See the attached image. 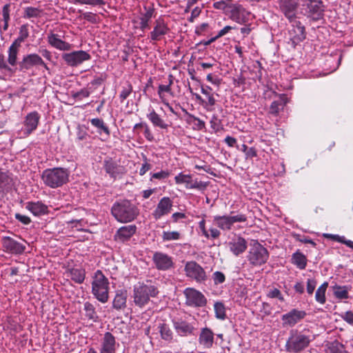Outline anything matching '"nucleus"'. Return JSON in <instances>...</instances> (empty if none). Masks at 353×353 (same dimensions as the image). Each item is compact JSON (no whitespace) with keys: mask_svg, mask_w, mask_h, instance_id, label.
I'll return each instance as SVG.
<instances>
[{"mask_svg":"<svg viewBox=\"0 0 353 353\" xmlns=\"http://www.w3.org/2000/svg\"><path fill=\"white\" fill-rule=\"evenodd\" d=\"M3 250L9 253L19 254L24 252L26 246L10 236H4L1 239Z\"/></svg>","mask_w":353,"mask_h":353,"instance_id":"nucleus-18","label":"nucleus"},{"mask_svg":"<svg viewBox=\"0 0 353 353\" xmlns=\"http://www.w3.org/2000/svg\"><path fill=\"white\" fill-rule=\"evenodd\" d=\"M116 345L115 337L107 332L101 339L99 353H116Z\"/></svg>","mask_w":353,"mask_h":353,"instance_id":"nucleus-21","label":"nucleus"},{"mask_svg":"<svg viewBox=\"0 0 353 353\" xmlns=\"http://www.w3.org/2000/svg\"><path fill=\"white\" fill-rule=\"evenodd\" d=\"M215 316L220 320L226 319L225 307L222 302H216L214 305Z\"/></svg>","mask_w":353,"mask_h":353,"instance_id":"nucleus-43","label":"nucleus"},{"mask_svg":"<svg viewBox=\"0 0 353 353\" xmlns=\"http://www.w3.org/2000/svg\"><path fill=\"white\" fill-rule=\"evenodd\" d=\"M132 91V87L130 84H128L126 87H123L120 93L119 97L121 101L127 99Z\"/></svg>","mask_w":353,"mask_h":353,"instance_id":"nucleus-56","label":"nucleus"},{"mask_svg":"<svg viewBox=\"0 0 353 353\" xmlns=\"http://www.w3.org/2000/svg\"><path fill=\"white\" fill-rule=\"evenodd\" d=\"M83 310L85 311V316L92 320L94 322H97L99 320V316L95 310V307L90 302H85L83 304Z\"/></svg>","mask_w":353,"mask_h":353,"instance_id":"nucleus-39","label":"nucleus"},{"mask_svg":"<svg viewBox=\"0 0 353 353\" xmlns=\"http://www.w3.org/2000/svg\"><path fill=\"white\" fill-rule=\"evenodd\" d=\"M229 6H230V3H228L227 1L223 0L215 1L213 3V7L215 9L221 10H224L226 8H229Z\"/></svg>","mask_w":353,"mask_h":353,"instance_id":"nucleus-57","label":"nucleus"},{"mask_svg":"<svg viewBox=\"0 0 353 353\" xmlns=\"http://www.w3.org/2000/svg\"><path fill=\"white\" fill-rule=\"evenodd\" d=\"M292 28L290 30V39L295 46L303 41L306 37L305 27L299 21H292Z\"/></svg>","mask_w":353,"mask_h":353,"instance_id":"nucleus-19","label":"nucleus"},{"mask_svg":"<svg viewBox=\"0 0 353 353\" xmlns=\"http://www.w3.org/2000/svg\"><path fill=\"white\" fill-rule=\"evenodd\" d=\"M334 296L339 299H346L349 297L348 291L350 288L346 285L341 286L334 285L332 286Z\"/></svg>","mask_w":353,"mask_h":353,"instance_id":"nucleus-37","label":"nucleus"},{"mask_svg":"<svg viewBox=\"0 0 353 353\" xmlns=\"http://www.w3.org/2000/svg\"><path fill=\"white\" fill-rule=\"evenodd\" d=\"M158 329L163 340L171 341L173 338V332L170 327L169 325L166 323H160L158 326Z\"/></svg>","mask_w":353,"mask_h":353,"instance_id":"nucleus-38","label":"nucleus"},{"mask_svg":"<svg viewBox=\"0 0 353 353\" xmlns=\"http://www.w3.org/2000/svg\"><path fill=\"white\" fill-rule=\"evenodd\" d=\"M90 94V92L87 89H81L80 91L77 92L72 94L74 98H83V97H88Z\"/></svg>","mask_w":353,"mask_h":353,"instance_id":"nucleus-62","label":"nucleus"},{"mask_svg":"<svg viewBox=\"0 0 353 353\" xmlns=\"http://www.w3.org/2000/svg\"><path fill=\"white\" fill-rule=\"evenodd\" d=\"M103 167L106 173L112 178H116L117 174L121 172V166L117 165L112 159H105Z\"/></svg>","mask_w":353,"mask_h":353,"instance_id":"nucleus-31","label":"nucleus"},{"mask_svg":"<svg viewBox=\"0 0 353 353\" xmlns=\"http://www.w3.org/2000/svg\"><path fill=\"white\" fill-rule=\"evenodd\" d=\"M42 63V58L37 54L32 53L24 55L21 61H19L18 67L16 68L21 72H26L33 67L39 66Z\"/></svg>","mask_w":353,"mask_h":353,"instance_id":"nucleus-14","label":"nucleus"},{"mask_svg":"<svg viewBox=\"0 0 353 353\" xmlns=\"http://www.w3.org/2000/svg\"><path fill=\"white\" fill-rule=\"evenodd\" d=\"M20 47L21 46L17 45V43L12 42V43L8 48V59L6 61L8 65L12 68H17V65H18L19 62L17 61V56Z\"/></svg>","mask_w":353,"mask_h":353,"instance_id":"nucleus-30","label":"nucleus"},{"mask_svg":"<svg viewBox=\"0 0 353 353\" xmlns=\"http://www.w3.org/2000/svg\"><path fill=\"white\" fill-rule=\"evenodd\" d=\"M12 183V174L0 170V190L10 188Z\"/></svg>","mask_w":353,"mask_h":353,"instance_id":"nucleus-36","label":"nucleus"},{"mask_svg":"<svg viewBox=\"0 0 353 353\" xmlns=\"http://www.w3.org/2000/svg\"><path fill=\"white\" fill-rule=\"evenodd\" d=\"M310 336L296 330H292L286 341L285 350L290 353H299L306 349L310 342Z\"/></svg>","mask_w":353,"mask_h":353,"instance_id":"nucleus-4","label":"nucleus"},{"mask_svg":"<svg viewBox=\"0 0 353 353\" xmlns=\"http://www.w3.org/2000/svg\"><path fill=\"white\" fill-rule=\"evenodd\" d=\"M230 251L236 256L243 253L247 249V241L241 237L237 236L229 243Z\"/></svg>","mask_w":353,"mask_h":353,"instance_id":"nucleus-26","label":"nucleus"},{"mask_svg":"<svg viewBox=\"0 0 353 353\" xmlns=\"http://www.w3.org/2000/svg\"><path fill=\"white\" fill-rule=\"evenodd\" d=\"M343 319L350 325H353V312L347 311L342 316Z\"/></svg>","mask_w":353,"mask_h":353,"instance_id":"nucleus-64","label":"nucleus"},{"mask_svg":"<svg viewBox=\"0 0 353 353\" xmlns=\"http://www.w3.org/2000/svg\"><path fill=\"white\" fill-rule=\"evenodd\" d=\"M28 26L27 24L22 25L19 28V37L13 41V43H17V45L21 46V43L26 39L29 36L28 32Z\"/></svg>","mask_w":353,"mask_h":353,"instance_id":"nucleus-45","label":"nucleus"},{"mask_svg":"<svg viewBox=\"0 0 353 353\" xmlns=\"http://www.w3.org/2000/svg\"><path fill=\"white\" fill-rule=\"evenodd\" d=\"M180 237L181 234L177 231H163L162 233V239L163 241L178 240Z\"/></svg>","mask_w":353,"mask_h":353,"instance_id":"nucleus-48","label":"nucleus"},{"mask_svg":"<svg viewBox=\"0 0 353 353\" xmlns=\"http://www.w3.org/2000/svg\"><path fill=\"white\" fill-rule=\"evenodd\" d=\"M0 70L13 73L16 71L17 68H12L9 66L7 61L5 59L4 55L0 53Z\"/></svg>","mask_w":353,"mask_h":353,"instance_id":"nucleus-51","label":"nucleus"},{"mask_svg":"<svg viewBox=\"0 0 353 353\" xmlns=\"http://www.w3.org/2000/svg\"><path fill=\"white\" fill-rule=\"evenodd\" d=\"M210 123V125H211V128L212 129H214L215 131H218V130H219L221 128V121L218 118V117L216 115L214 114L212 117V119H211Z\"/></svg>","mask_w":353,"mask_h":353,"instance_id":"nucleus-55","label":"nucleus"},{"mask_svg":"<svg viewBox=\"0 0 353 353\" xmlns=\"http://www.w3.org/2000/svg\"><path fill=\"white\" fill-rule=\"evenodd\" d=\"M183 293L186 299L185 303L189 306L201 307L207 303L205 296L194 288H186Z\"/></svg>","mask_w":353,"mask_h":353,"instance_id":"nucleus-9","label":"nucleus"},{"mask_svg":"<svg viewBox=\"0 0 353 353\" xmlns=\"http://www.w3.org/2000/svg\"><path fill=\"white\" fill-rule=\"evenodd\" d=\"M330 349L333 353H343L345 352L343 345L337 341L330 344Z\"/></svg>","mask_w":353,"mask_h":353,"instance_id":"nucleus-53","label":"nucleus"},{"mask_svg":"<svg viewBox=\"0 0 353 353\" xmlns=\"http://www.w3.org/2000/svg\"><path fill=\"white\" fill-rule=\"evenodd\" d=\"M163 92H166L172 94L170 85H159V86L158 88V94L162 100L164 99L163 97Z\"/></svg>","mask_w":353,"mask_h":353,"instance_id":"nucleus-61","label":"nucleus"},{"mask_svg":"<svg viewBox=\"0 0 353 353\" xmlns=\"http://www.w3.org/2000/svg\"><path fill=\"white\" fill-rule=\"evenodd\" d=\"M302 10L304 15L316 21L323 18L324 5L321 0H303Z\"/></svg>","mask_w":353,"mask_h":353,"instance_id":"nucleus-7","label":"nucleus"},{"mask_svg":"<svg viewBox=\"0 0 353 353\" xmlns=\"http://www.w3.org/2000/svg\"><path fill=\"white\" fill-rule=\"evenodd\" d=\"M285 102H283L282 99L279 101H274L270 108V113L274 115H277L280 111V107H283Z\"/></svg>","mask_w":353,"mask_h":353,"instance_id":"nucleus-49","label":"nucleus"},{"mask_svg":"<svg viewBox=\"0 0 353 353\" xmlns=\"http://www.w3.org/2000/svg\"><path fill=\"white\" fill-rule=\"evenodd\" d=\"M268 296L270 298H276L281 301H284L283 296H282L280 290L276 288H274V289L271 290L269 292Z\"/></svg>","mask_w":353,"mask_h":353,"instance_id":"nucleus-58","label":"nucleus"},{"mask_svg":"<svg viewBox=\"0 0 353 353\" xmlns=\"http://www.w3.org/2000/svg\"><path fill=\"white\" fill-rule=\"evenodd\" d=\"M158 294L157 287L152 285L150 281L139 283L133 289L134 303L139 307H143L149 303L151 297H155Z\"/></svg>","mask_w":353,"mask_h":353,"instance_id":"nucleus-2","label":"nucleus"},{"mask_svg":"<svg viewBox=\"0 0 353 353\" xmlns=\"http://www.w3.org/2000/svg\"><path fill=\"white\" fill-rule=\"evenodd\" d=\"M176 183H185V188L188 189H197L199 190H203L206 188L208 183L206 182L193 181L192 177L188 174L182 173L179 174L174 178Z\"/></svg>","mask_w":353,"mask_h":353,"instance_id":"nucleus-17","label":"nucleus"},{"mask_svg":"<svg viewBox=\"0 0 353 353\" xmlns=\"http://www.w3.org/2000/svg\"><path fill=\"white\" fill-rule=\"evenodd\" d=\"M70 172L63 168H54L45 170L41 175V179L45 185L57 188L61 187L69 181Z\"/></svg>","mask_w":353,"mask_h":353,"instance_id":"nucleus-3","label":"nucleus"},{"mask_svg":"<svg viewBox=\"0 0 353 353\" xmlns=\"http://www.w3.org/2000/svg\"><path fill=\"white\" fill-rule=\"evenodd\" d=\"M170 29L164 20L159 18L156 20L154 30L150 32V38L152 41H159L161 38L165 35Z\"/></svg>","mask_w":353,"mask_h":353,"instance_id":"nucleus-22","label":"nucleus"},{"mask_svg":"<svg viewBox=\"0 0 353 353\" xmlns=\"http://www.w3.org/2000/svg\"><path fill=\"white\" fill-rule=\"evenodd\" d=\"M247 259L252 265L261 266L268 261L269 252L258 241L253 240L250 243Z\"/></svg>","mask_w":353,"mask_h":353,"instance_id":"nucleus-6","label":"nucleus"},{"mask_svg":"<svg viewBox=\"0 0 353 353\" xmlns=\"http://www.w3.org/2000/svg\"><path fill=\"white\" fill-rule=\"evenodd\" d=\"M199 343L205 348H211L214 343L213 332L208 327L202 328L199 336Z\"/></svg>","mask_w":353,"mask_h":353,"instance_id":"nucleus-25","label":"nucleus"},{"mask_svg":"<svg viewBox=\"0 0 353 353\" xmlns=\"http://www.w3.org/2000/svg\"><path fill=\"white\" fill-rule=\"evenodd\" d=\"M327 238L331 239L335 241L340 242L345 244L347 247L353 249V241L350 240H346L344 236H341L337 234H325Z\"/></svg>","mask_w":353,"mask_h":353,"instance_id":"nucleus-47","label":"nucleus"},{"mask_svg":"<svg viewBox=\"0 0 353 353\" xmlns=\"http://www.w3.org/2000/svg\"><path fill=\"white\" fill-rule=\"evenodd\" d=\"M328 286L327 282H324L319 288L315 293V299L317 302L321 304L325 303V292Z\"/></svg>","mask_w":353,"mask_h":353,"instance_id":"nucleus-41","label":"nucleus"},{"mask_svg":"<svg viewBox=\"0 0 353 353\" xmlns=\"http://www.w3.org/2000/svg\"><path fill=\"white\" fill-rule=\"evenodd\" d=\"M127 292L119 290L116 292L113 300L112 306L114 309L119 310L126 307Z\"/></svg>","mask_w":353,"mask_h":353,"instance_id":"nucleus-32","label":"nucleus"},{"mask_svg":"<svg viewBox=\"0 0 353 353\" xmlns=\"http://www.w3.org/2000/svg\"><path fill=\"white\" fill-rule=\"evenodd\" d=\"M155 267L159 270L166 271L174 266L172 258L167 254L156 252L152 256Z\"/></svg>","mask_w":353,"mask_h":353,"instance_id":"nucleus-16","label":"nucleus"},{"mask_svg":"<svg viewBox=\"0 0 353 353\" xmlns=\"http://www.w3.org/2000/svg\"><path fill=\"white\" fill-rule=\"evenodd\" d=\"M247 221V217L245 214H239L235 216H214L213 222L218 228L222 230L229 231L234 223L245 222Z\"/></svg>","mask_w":353,"mask_h":353,"instance_id":"nucleus-8","label":"nucleus"},{"mask_svg":"<svg viewBox=\"0 0 353 353\" xmlns=\"http://www.w3.org/2000/svg\"><path fill=\"white\" fill-rule=\"evenodd\" d=\"M154 10L153 9H148L145 14L140 18V28L144 30L149 28V21H150Z\"/></svg>","mask_w":353,"mask_h":353,"instance_id":"nucleus-42","label":"nucleus"},{"mask_svg":"<svg viewBox=\"0 0 353 353\" xmlns=\"http://www.w3.org/2000/svg\"><path fill=\"white\" fill-rule=\"evenodd\" d=\"M316 285V281L314 279H309L307 281V292L312 294Z\"/></svg>","mask_w":353,"mask_h":353,"instance_id":"nucleus-60","label":"nucleus"},{"mask_svg":"<svg viewBox=\"0 0 353 353\" xmlns=\"http://www.w3.org/2000/svg\"><path fill=\"white\" fill-rule=\"evenodd\" d=\"M40 116L36 111L27 114L24 121L25 132L26 135L30 134L38 126Z\"/></svg>","mask_w":353,"mask_h":353,"instance_id":"nucleus-23","label":"nucleus"},{"mask_svg":"<svg viewBox=\"0 0 353 353\" xmlns=\"http://www.w3.org/2000/svg\"><path fill=\"white\" fill-rule=\"evenodd\" d=\"M144 163L139 170L140 175H143L145 172L152 168V165L148 162V159L145 156L143 157Z\"/></svg>","mask_w":353,"mask_h":353,"instance_id":"nucleus-59","label":"nucleus"},{"mask_svg":"<svg viewBox=\"0 0 353 353\" xmlns=\"http://www.w3.org/2000/svg\"><path fill=\"white\" fill-rule=\"evenodd\" d=\"M111 213L121 223L131 222L139 214L137 208L128 200H121L113 204Z\"/></svg>","mask_w":353,"mask_h":353,"instance_id":"nucleus-1","label":"nucleus"},{"mask_svg":"<svg viewBox=\"0 0 353 353\" xmlns=\"http://www.w3.org/2000/svg\"><path fill=\"white\" fill-rule=\"evenodd\" d=\"M15 218L21 223L28 225L31 222V219L30 217L26 215H22L21 214L17 213L15 214Z\"/></svg>","mask_w":353,"mask_h":353,"instance_id":"nucleus-63","label":"nucleus"},{"mask_svg":"<svg viewBox=\"0 0 353 353\" xmlns=\"http://www.w3.org/2000/svg\"><path fill=\"white\" fill-rule=\"evenodd\" d=\"M184 270L188 277L194 279L198 283L206 280L207 276L205 270L194 261L187 262Z\"/></svg>","mask_w":353,"mask_h":353,"instance_id":"nucleus-11","label":"nucleus"},{"mask_svg":"<svg viewBox=\"0 0 353 353\" xmlns=\"http://www.w3.org/2000/svg\"><path fill=\"white\" fill-rule=\"evenodd\" d=\"M182 110L185 112V114L188 116L187 122L190 123L193 121H196L197 123L195 124L196 129L199 130H203L205 127V122L201 120L199 118L194 116L193 114H190L185 109L181 108Z\"/></svg>","mask_w":353,"mask_h":353,"instance_id":"nucleus-46","label":"nucleus"},{"mask_svg":"<svg viewBox=\"0 0 353 353\" xmlns=\"http://www.w3.org/2000/svg\"><path fill=\"white\" fill-rule=\"evenodd\" d=\"M148 119L152 122V123L161 129H167L168 125L161 118V117L153 110L148 115Z\"/></svg>","mask_w":353,"mask_h":353,"instance_id":"nucleus-35","label":"nucleus"},{"mask_svg":"<svg viewBox=\"0 0 353 353\" xmlns=\"http://www.w3.org/2000/svg\"><path fill=\"white\" fill-rule=\"evenodd\" d=\"M63 59L67 65L71 67H76L83 61L90 60L91 56L85 51L78 50L70 53H65L62 56Z\"/></svg>","mask_w":353,"mask_h":353,"instance_id":"nucleus-13","label":"nucleus"},{"mask_svg":"<svg viewBox=\"0 0 353 353\" xmlns=\"http://www.w3.org/2000/svg\"><path fill=\"white\" fill-rule=\"evenodd\" d=\"M212 279L214 284L219 285L225 282V276L223 272L220 271H216L213 273Z\"/></svg>","mask_w":353,"mask_h":353,"instance_id":"nucleus-54","label":"nucleus"},{"mask_svg":"<svg viewBox=\"0 0 353 353\" xmlns=\"http://www.w3.org/2000/svg\"><path fill=\"white\" fill-rule=\"evenodd\" d=\"M229 8L230 9V18L238 23H243L244 22L247 13V11L243 7V6L237 3H230V6H229Z\"/></svg>","mask_w":353,"mask_h":353,"instance_id":"nucleus-24","label":"nucleus"},{"mask_svg":"<svg viewBox=\"0 0 353 353\" xmlns=\"http://www.w3.org/2000/svg\"><path fill=\"white\" fill-rule=\"evenodd\" d=\"M70 279L77 283H82L85 279V271L73 268L70 270Z\"/></svg>","mask_w":353,"mask_h":353,"instance_id":"nucleus-40","label":"nucleus"},{"mask_svg":"<svg viewBox=\"0 0 353 353\" xmlns=\"http://www.w3.org/2000/svg\"><path fill=\"white\" fill-rule=\"evenodd\" d=\"M108 279L101 270H97L92 282V294L99 301L105 303L108 301Z\"/></svg>","mask_w":353,"mask_h":353,"instance_id":"nucleus-5","label":"nucleus"},{"mask_svg":"<svg viewBox=\"0 0 353 353\" xmlns=\"http://www.w3.org/2000/svg\"><path fill=\"white\" fill-rule=\"evenodd\" d=\"M11 4L7 3L5 4L1 10V14H2V21H10V12H11Z\"/></svg>","mask_w":353,"mask_h":353,"instance_id":"nucleus-52","label":"nucleus"},{"mask_svg":"<svg viewBox=\"0 0 353 353\" xmlns=\"http://www.w3.org/2000/svg\"><path fill=\"white\" fill-rule=\"evenodd\" d=\"M292 263L300 270H304L307 265V258L299 250H297L292 256Z\"/></svg>","mask_w":353,"mask_h":353,"instance_id":"nucleus-34","label":"nucleus"},{"mask_svg":"<svg viewBox=\"0 0 353 353\" xmlns=\"http://www.w3.org/2000/svg\"><path fill=\"white\" fill-rule=\"evenodd\" d=\"M172 323L176 332L181 336L193 335L196 330L195 321L193 319H173Z\"/></svg>","mask_w":353,"mask_h":353,"instance_id":"nucleus-10","label":"nucleus"},{"mask_svg":"<svg viewBox=\"0 0 353 353\" xmlns=\"http://www.w3.org/2000/svg\"><path fill=\"white\" fill-rule=\"evenodd\" d=\"M92 125L97 129V132L102 135L103 134L108 137L110 134V131L108 125L104 123L103 120L99 118H94L90 120Z\"/></svg>","mask_w":353,"mask_h":353,"instance_id":"nucleus-33","label":"nucleus"},{"mask_svg":"<svg viewBox=\"0 0 353 353\" xmlns=\"http://www.w3.org/2000/svg\"><path fill=\"white\" fill-rule=\"evenodd\" d=\"M26 209L37 216H41L48 213V206L41 201L27 202Z\"/></svg>","mask_w":353,"mask_h":353,"instance_id":"nucleus-28","label":"nucleus"},{"mask_svg":"<svg viewBox=\"0 0 353 353\" xmlns=\"http://www.w3.org/2000/svg\"><path fill=\"white\" fill-rule=\"evenodd\" d=\"M172 201L167 196L163 197L157 204V208L152 212L154 219L158 220L163 216L169 214L172 210Z\"/></svg>","mask_w":353,"mask_h":353,"instance_id":"nucleus-20","label":"nucleus"},{"mask_svg":"<svg viewBox=\"0 0 353 353\" xmlns=\"http://www.w3.org/2000/svg\"><path fill=\"white\" fill-rule=\"evenodd\" d=\"M306 312L303 310L293 309L289 312L282 315V325L285 327H293L306 316Z\"/></svg>","mask_w":353,"mask_h":353,"instance_id":"nucleus-15","label":"nucleus"},{"mask_svg":"<svg viewBox=\"0 0 353 353\" xmlns=\"http://www.w3.org/2000/svg\"><path fill=\"white\" fill-rule=\"evenodd\" d=\"M280 11L290 21L296 18V10L299 0H278Z\"/></svg>","mask_w":353,"mask_h":353,"instance_id":"nucleus-12","label":"nucleus"},{"mask_svg":"<svg viewBox=\"0 0 353 353\" xmlns=\"http://www.w3.org/2000/svg\"><path fill=\"white\" fill-rule=\"evenodd\" d=\"M48 41L52 47L60 50H69L71 48L70 43L61 40L58 34L53 32L48 34Z\"/></svg>","mask_w":353,"mask_h":353,"instance_id":"nucleus-27","label":"nucleus"},{"mask_svg":"<svg viewBox=\"0 0 353 353\" xmlns=\"http://www.w3.org/2000/svg\"><path fill=\"white\" fill-rule=\"evenodd\" d=\"M137 227L134 225H129L120 228L116 234V238L121 241H128L136 232Z\"/></svg>","mask_w":353,"mask_h":353,"instance_id":"nucleus-29","label":"nucleus"},{"mask_svg":"<svg viewBox=\"0 0 353 353\" xmlns=\"http://www.w3.org/2000/svg\"><path fill=\"white\" fill-rule=\"evenodd\" d=\"M41 11L39 9L33 7H27L24 10L25 18L38 17L40 15Z\"/></svg>","mask_w":353,"mask_h":353,"instance_id":"nucleus-50","label":"nucleus"},{"mask_svg":"<svg viewBox=\"0 0 353 353\" xmlns=\"http://www.w3.org/2000/svg\"><path fill=\"white\" fill-rule=\"evenodd\" d=\"M70 3L74 4H81V5H88L92 7L95 6H103L105 4V1L104 0H69Z\"/></svg>","mask_w":353,"mask_h":353,"instance_id":"nucleus-44","label":"nucleus"}]
</instances>
